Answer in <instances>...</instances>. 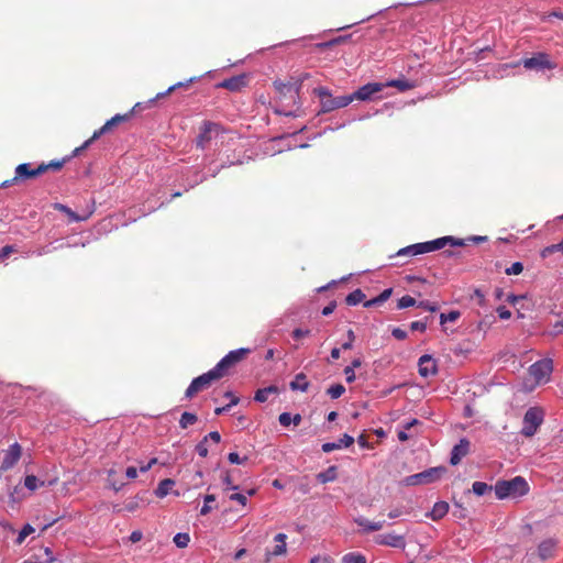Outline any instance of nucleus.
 I'll return each instance as SVG.
<instances>
[{"label": "nucleus", "mask_w": 563, "mask_h": 563, "mask_svg": "<svg viewBox=\"0 0 563 563\" xmlns=\"http://www.w3.org/2000/svg\"><path fill=\"white\" fill-rule=\"evenodd\" d=\"M494 489L498 499L519 498L528 494L529 485L523 477L516 476L509 481H498Z\"/></svg>", "instance_id": "obj_1"}, {"label": "nucleus", "mask_w": 563, "mask_h": 563, "mask_svg": "<svg viewBox=\"0 0 563 563\" xmlns=\"http://www.w3.org/2000/svg\"><path fill=\"white\" fill-rule=\"evenodd\" d=\"M313 92L320 100L321 113H328L336 109L345 108L352 102V98H350L349 95L334 97L325 87L314 88Z\"/></svg>", "instance_id": "obj_2"}, {"label": "nucleus", "mask_w": 563, "mask_h": 563, "mask_svg": "<svg viewBox=\"0 0 563 563\" xmlns=\"http://www.w3.org/2000/svg\"><path fill=\"white\" fill-rule=\"evenodd\" d=\"M445 473V467H430L423 472L409 475L402 479V484L406 486H417L423 484H430L438 481L442 474Z\"/></svg>", "instance_id": "obj_3"}, {"label": "nucleus", "mask_w": 563, "mask_h": 563, "mask_svg": "<svg viewBox=\"0 0 563 563\" xmlns=\"http://www.w3.org/2000/svg\"><path fill=\"white\" fill-rule=\"evenodd\" d=\"M544 412L541 408H529L523 416V427L521 429V434H523L527 438L534 435L539 427L542 424Z\"/></svg>", "instance_id": "obj_4"}, {"label": "nucleus", "mask_w": 563, "mask_h": 563, "mask_svg": "<svg viewBox=\"0 0 563 563\" xmlns=\"http://www.w3.org/2000/svg\"><path fill=\"white\" fill-rule=\"evenodd\" d=\"M552 372L553 361L549 357L540 360L529 367V374L537 385L547 384L550 380Z\"/></svg>", "instance_id": "obj_5"}, {"label": "nucleus", "mask_w": 563, "mask_h": 563, "mask_svg": "<svg viewBox=\"0 0 563 563\" xmlns=\"http://www.w3.org/2000/svg\"><path fill=\"white\" fill-rule=\"evenodd\" d=\"M221 378L214 368L192 379L185 391L186 398H191L198 391L208 388L213 380Z\"/></svg>", "instance_id": "obj_6"}, {"label": "nucleus", "mask_w": 563, "mask_h": 563, "mask_svg": "<svg viewBox=\"0 0 563 563\" xmlns=\"http://www.w3.org/2000/svg\"><path fill=\"white\" fill-rule=\"evenodd\" d=\"M129 117H130L129 114H123V115L115 114L114 117H112L99 130L95 131L92 136L89 140H87L81 146L75 148L74 156H77L80 152L88 148L90 146V144H92V142L98 140L102 134L110 131L114 125H117L123 121H126L129 119Z\"/></svg>", "instance_id": "obj_7"}, {"label": "nucleus", "mask_w": 563, "mask_h": 563, "mask_svg": "<svg viewBox=\"0 0 563 563\" xmlns=\"http://www.w3.org/2000/svg\"><path fill=\"white\" fill-rule=\"evenodd\" d=\"M518 65H522L527 69L534 70L553 69L556 67V65L549 59V55L545 53H538L532 57L525 58L516 63L514 66Z\"/></svg>", "instance_id": "obj_8"}, {"label": "nucleus", "mask_w": 563, "mask_h": 563, "mask_svg": "<svg viewBox=\"0 0 563 563\" xmlns=\"http://www.w3.org/2000/svg\"><path fill=\"white\" fill-rule=\"evenodd\" d=\"M385 88L382 82H368L360 87L355 92L349 95L353 100L368 101L373 99V96L380 92Z\"/></svg>", "instance_id": "obj_9"}, {"label": "nucleus", "mask_w": 563, "mask_h": 563, "mask_svg": "<svg viewBox=\"0 0 563 563\" xmlns=\"http://www.w3.org/2000/svg\"><path fill=\"white\" fill-rule=\"evenodd\" d=\"M22 454V448L18 442H14L3 452L0 470L8 471L12 468L20 460Z\"/></svg>", "instance_id": "obj_10"}, {"label": "nucleus", "mask_w": 563, "mask_h": 563, "mask_svg": "<svg viewBox=\"0 0 563 563\" xmlns=\"http://www.w3.org/2000/svg\"><path fill=\"white\" fill-rule=\"evenodd\" d=\"M220 133V125L213 122H205L197 137V146L205 148L207 143Z\"/></svg>", "instance_id": "obj_11"}, {"label": "nucleus", "mask_w": 563, "mask_h": 563, "mask_svg": "<svg viewBox=\"0 0 563 563\" xmlns=\"http://www.w3.org/2000/svg\"><path fill=\"white\" fill-rule=\"evenodd\" d=\"M375 542L380 545H387L401 550L406 548L405 538L395 533L379 534L375 538Z\"/></svg>", "instance_id": "obj_12"}, {"label": "nucleus", "mask_w": 563, "mask_h": 563, "mask_svg": "<svg viewBox=\"0 0 563 563\" xmlns=\"http://www.w3.org/2000/svg\"><path fill=\"white\" fill-rule=\"evenodd\" d=\"M442 241L443 240L435 239V240L428 241V242L411 244L410 246H411L412 255L416 256V255L441 250V249H443V243H441Z\"/></svg>", "instance_id": "obj_13"}, {"label": "nucleus", "mask_w": 563, "mask_h": 563, "mask_svg": "<svg viewBox=\"0 0 563 563\" xmlns=\"http://www.w3.org/2000/svg\"><path fill=\"white\" fill-rule=\"evenodd\" d=\"M470 450V441L466 439H461L457 444H455L451 452L450 463L452 465H457L461 460L468 453Z\"/></svg>", "instance_id": "obj_14"}, {"label": "nucleus", "mask_w": 563, "mask_h": 563, "mask_svg": "<svg viewBox=\"0 0 563 563\" xmlns=\"http://www.w3.org/2000/svg\"><path fill=\"white\" fill-rule=\"evenodd\" d=\"M195 80V78H190L186 84L183 82V81H179L177 84H174L172 85L166 91L164 92H159L156 95V97L152 100H150L148 102H145V103H142V102H137L133 109H132V112H137V111H141L143 109H146L148 108L150 106H152L154 103L155 100L159 99V98H163L165 96H167L168 93H170L172 91H174L175 89L177 88H180V87H184L190 82H192Z\"/></svg>", "instance_id": "obj_15"}, {"label": "nucleus", "mask_w": 563, "mask_h": 563, "mask_svg": "<svg viewBox=\"0 0 563 563\" xmlns=\"http://www.w3.org/2000/svg\"><path fill=\"white\" fill-rule=\"evenodd\" d=\"M419 374L422 377H428L437 373L435 362L431 355L424 354L420 356L419 362Z\"/></svg>", "instance_id": "obj_16"}, {"label": "nucleus", "mask_w": 563, "mask_h": 563, "mask_svg": "<svg viewBox=\"0 0 563 563\" xmlns=\"http://www.w3.org/2000/svg\"><path fill=\"white\" fill-rule=\"evenodd\" d=\"M43 173H45L44 167L37 166L36 168H31L30 164L23 163L15 168V178H33Z\"/></svg>", "instance_id": "obj_17"}, {"label": "nucleus", "mask_w": 563, "mask_h": 563, "mask_svg": "<svg viewBox=\"0 0 563 563\" xmlns=\"http://www.w3.org/2000/svg\"><path fill=\"white\" fill-rule=\"evenodd\" d=\"M354 443V438L349 434H343L336 442H327L322 444V451L324 453H330L334 450H340L342 448H349Z\"/></svg>", "instance_id": "obj_18"}, {"label": "nucleus", "mask_w": 563, "mask_h": 563, "mask_svg": "<svg viewBox=\"0 0 563 563\" xmlns=\"http://www.w3.org/2000/svg\"><path fill=\"white\" fill-rule=\"evenodd\" d=\"M556 542L552 539L542 541L538 547V555L541 560H547L553 556Z\"/></svg>", "instance_id": "obj_19"}, {"label": "nucleus", "mask_w": 563, "mask_h": 563, "mask_svg": "<svg viewBox=\"0 0 563 563\" xmlns=\"http://www.w3.org/2000/svg\"><path fill=\"white\" fill-rule=\"evenodd\" d=\"M246 85V77L244 75L231 77L223 80L220 87L225 88L230 91H238Z\"/></svg>", "instance_id": "obj_20"}, {"label": "nucleus", "mask_w": 563, "mask_h": 563, "mask_svg": "<svg viewBox=\"0 0 563 563\" xmlns=\"http://www.w3.org/2000/svg\"><path fill=\"white\" fill-rule=\"evenodd\" d=\"M355 523L363 528L364 532H373L378 531L384 528L385 521H369L364 517H358L355 519Z\"/></svg>", "instance_id": "obj_21"}, {"label": "nucleus", "mask_w": 563, "mask_h": 563, "mask_svg": "<svg viewBox=\"0 0 563 563\" xmlns=\"http://www.w3.org/2000/svg\"><path fill=\"white\" fill-rule=\"evenodd\" d=\"M448 511L449 504L446 501H438L434 504L431 511L427 514V517H430L432 520H440L448 514Z\"/></svg>", "instance_id": "obj_22"}, {"label": "nucleus", "mask_w": 563, "mask_h": 563, "mask_svg": "<svg viewBox=\"0 0 563 563\" xmlns=\"http://www.w3.org/2000/svg\"><path fill=\"white\" fill-rule=\"evenodd\" d=\"M278 387L275 385H271L265 388H260L255 393L254 400L257 402H265L268 399L269 395H276L278 394Z\"/></svg>", "instance_id": "obj_23"}, {"label": "nucleus", "mask_w": 563, "mask_h": 563, "mask_svg": "<svg viewBox=\"0 0 563 563\" xmlns=\"http://www.w3.org/2000/svg\"><path fill=\"white\" fill-rule=\"evenodd\" d=\"M289 387L291 390L307 391L309 382L303 373H299L295 376L294 380L290 382Z\"/></svg>", "instance_id": "obj_24"}, {"label": "nucleus", "mask_w": 563, "mask_h": 563, "mask_svg": "<svg viewBox=\"0 0 563 563\" xmlns=\"http://www.w3.org/2000/svg\"><path fill=\"white\" fill-rule=\"evenodd\" d=\"M54 208H55V210L62 211L65 214H67L69 217L70 221H74V222L85 221L92 213V211H90L87 216L81 217V216H78L76 212H74L70 208H68L67 206L62 205V203H55Z\"/></svg>", "instance_id": "obj_25"}, {"label": "nucleus", "mask_w": 563, "mask_h": 563, "mask_svg": "<svg viewBox=\"0 0 563 563\" xmlns=\"http://www.w3.org/2000/svg\"><path fill=\"white\" fill-rule=\"evenodd\" d=\"M385 87H394L399 91H407L415 87V84L407 79H391L384 84Z\"/></svg>", "instance_id": "obj_26"}, {"label": "nucleus", "mask_w": 563, "mask_h": 563, "mask_svg": "<svg viewBox=\"0 0 563 563\" xmlns=\"http://www.w3.org/2000/svg\"><path fill=\"white\" fill-rule=\"evenodd\" d=\"M391 292H393L391 288H387V289L383 290L377 297L365 301L364 307L371 308V307L378 306V305L385 302L386 300L389 299V297L391 296Z\"/></svg>", "instance_id": "obj_27"}, {"label": "nucleus", "mask_w": 563, "mask_h": 563, "mask_svg": "<svg viewBox=\"0 0 563 563\" xmlns=\"http://www.w3.org/2000/svg\"><path fill=\"white\" fill-rule=\"evenodd\" d=\"M175 485V482L170 478H166V479H163L157 488L155 489V495L158 497V498H164L165 496L168 495L169 490L172 489V487Z\"/></svg>", "instance_id": "obj_28"}, {"label": "nucleus", "mask_w": 563, "mask_h": 563, "mask_svg": "<svg viewBox=\"0 0 563 563\" xmlns=\"http://www.w3.org/2000/svg\"><path fill=\"white\" fill-rule=\"evenodd\" d=\"M276 545L272 552L273 555H282L286 553V540L287 536L285 533H278L274 538Z\"/></svg>", "instance_id": "obj_29"}, {"label": "nucleus", "mask_w": 563, "mask_h": 563, "mask_svg": "<svg viewBox=\"0 0 563 563\" xmlns=\"http://www.w3.org/2000/svg\"><path fill=\"white\" fill-rule=\"evenodd\" d=\"M364 298L365 294L361 289H355L346 296L345 302L349 306H356L362 302Z\"/></svg>", "instance_id": "obj_30"}, {"label": "nucleus", "mask_w": 563, "mask_h": 563, "mask_svg": "<svg viewBox=\"0 0 563 563\" xmlns=\"http://www.w3.org/2000/svg\"><path fill=\"white\" fill-rule=\"evenodd\" d=\"M235 363L233 362V360L230 357L229 354H227L223 358H221V361L213 367L216 369L217 373L220 374V376L222 377L224 375V372L231 367L232 365H234Z\"/></svg>", "instance_id": "obj_31"}, {"label": "nucleus", "mask_w": 563, "mask_h": 563, "mask_svg": "<svg viewBox=\"0 0 563 563\" xmlns=\"http://www.w3.org/2000/svg\"><path fill=\"white\" fill-rule=\"evenodd\" d=\"M342 563H366V558L361 553L350 552L343 555Z\"/></svg>", "instance_id": "obj_32"}, {"label": "nucleus", "mask_w": 563, "mask_h": 563, "mask_svg": "<svg viewBox=\"0 0 563 563\" xmlns=\"http://www.w3.org/2000/svg\"><path fill=\"white\" fill-rule=\"evenodd\" d=\"M335 477H336V470L334 466H331L325 472L318 474V481L323 484L334 481Z\"/></svg>", "instance_id": "obj_33"}, {"label": "nucleus", "mask_w": 563, "mask_h": 563, "mask_svg": "<svg viewBox=\"0 0 563 563\" xmlns=\"http://www.w3.org/2000/svg\"><path fill=\"white\" fill-rule=\"evenodd\" d=\"M197 421V416L191 412H184L179 420V426L183 429L188 428L189 426L194 424Z\"/></svg>", "instance_id": "obj_34"}, {"label": "nucleus", "mask_w": 563, "mask_h": 563, "mask_svg": "<svg viewBox=\"0 0 563 563\" xmlns=\"http://www.w3.org/2000/svg\"><path fill=\"white\" fill-rule=\"evenodd\" d=\"M345 391V387L341 384L332 385L328 388L327 393L332 399L340 398Z\"/></svg>", "instance_id": "obj_35"}, {"label": "nucleus", "mask_w": 563, "mask_h": 563, "mask_svg": "<svg viewBox=\"0 0 563 563\" xmlns=\"http://www.w3.org/2000/svg\"><path fill=\"white\" fill-rule=\"evenodd\" d=\"M490 489H492V486L487 485L484 482H474L473 486H472L473 493L477 496H483Z\"/></svg>", "instance_id": "obj_36"}, {"label": "nucleus", "mask_w": 563, "mask_h": 563, "mask_svg": "<svg viewBox=\"0 0 563 563\" xmlns=\"http://www.w3.org/2000/svg\"><path fill=\"white\" fill-rule=\"evenodd\" d=\"M24 485L30 490H35L37 487L43 486L44 482H40L35 475H27L24 479Z\"/></svg>", "instance_id": "obj_37"}, {"label": "nucleus", "mask_w": 563, "mask_h": 563, "mask_svg": "<svg viewBox=\"0 0 563 563\" xmlns=\"http://www.w3.org/2000/svg\"><path fill=\"white\" fill-rule=\"evenodd\" d=\"M438 240H444L441 242V243H443V247L448 244H450L451 246H464L465 245V241L463 239H456L453 236H443V238H439Z\"/></svg>", "instance_id": "obj_38"}, {"label": "nucleus", "mask_w": 563, "mask_h": 563, "mask_svg": "<svg viewBox=\"0 0 563 563\" xmlns=\"http://www.w3.org/2000/svg\"><path fill=\"white\" fill-rule=\"evenodd\" d=\"M460 318V312L456 310L450 311L449 313L440 314V322L444 324L446 322H454Z\"/></svg>", "instance_id": "obj_39"}, {"label": "nucleus", "mask_w": 563, "mask_h": 563, "mask_svg": "<svg viewBox=\"0 0 563 563\" xmlns=\"http://www.w3.org/2000/svg\"><path fill=\"white\" fill-rule=\"evenodd\" d=\"M190 541L188 533H177L174 537V542L178 548H186Z\"/></svg>", "instance_id": "obj_40"}, {"label": "nucleus", "mask_w": 563, "mask_h": 563, "mask_svg": "<svg viewBox=\"0 0 563 563\" xmlns=\"http://www.w3.org/2000/svg\"><path fill=\"white\" fill-rule=\"evenodd\" d=\"M416 305V299L412 298L411 296H402L399 300H398V303H397V308L398 309H405V308H409V307H412Z\"/></svg>", "instance_id": "obj_41"}, {"label": "nucleus", "mask_w": 563, "mask_h": 563, "mask_svg": "<svg viewBox=\"0 0 563 563\" xmlns=\"http://www.w3.org/2000/svg\"><path fill=\"white\" fill-rule=\"evenodd\" d=\"M250 352L249 349H238L230 351L228 354L233 360L234 363L240 362L247 353Z\"/></svg>", "instance_id": "obj_42"}, {"label": "nucleus", "mask_w": 563, "mask_h": 563, "mask_svg": "<svg viewBox=\"0 0 563 563\" xmlns=\"http://www.w3.org/2000/svg\"><path fill=\"white\" fill-rule=\"evenodd\" d=\"M34 532V528L31 525H25L21 531L19 532V536L16 538V543L21 544L27 536Z\"/></svg>", "instance_id": "obj_43"}, {"label": "nucleus", "mask_w": 563, "mask_h": 563, "mask_svg": "<svg viewBox=\"0 0 563 563\" xmlns=\"http://www.w3.org/2000/svg\"><path fill=\"white\" fill-rule=\"evenodd\" d=\"M213 501H216V496L214 495H206L205 496V505L200 509V515L201 516H206V515H208L211 511L212 507L209 504L213 503Z\"/></svg>", "instance_id": "obj_44"}, {"label": "nucleus", "mask_w": 563, "mask_h": 563, "mask_svg": "<svg viewBox=\"0 0 563 563\" xmlns=\"http://www.w3.org/2000/svg\"><path fill=\"white\" fill-rule=\"evenodd\" d=\"M142 501V498L140 496H135L128 500L125 504L124 509L129 512L135 511L140 507V503Z\"/></svg>", "instance_id": "obj_45"}, {"label": "nucleus", "mask_w": 563, "mask_h": 563, "mask_svg": "<svg viewBox=\"0 0 563 563\" xmlns=\"http://www.w3.org/2000/svg\"><path fill=\"white\" fill-rule=\"evenodd\" d=\"M239 401H240L239 397L232 396V400L227 406L216 408L214 413L217 416H220V415L227 412L232 406L238 405Z\"/></svg>", "instance_id": "obj_46"}, {"label": "nucleus", "mask_w": 563, "mask_h": 563, "mask_svg": "<svg viewBox=\"0 0 563 563\" xmlns=\"http://www.w3.org/2000/svg\"><path fill=\"white\" fill-rule=\"evenodd\" d=\"M66 159H62V161H52L49 162L48 164H41L40 166L41 167H44L45 168V172L48 170V169H53V170H58L60 169L64 164H65Z\"/></svg>", "instance_id": "obj_47"}, {"label": "nucleus", "mask_w": 563, "mask_h": 563, "mask_svg": "<svg viewBox=\"0 0 563 563\" xmlns=\"http://www.w3.org/2000/svg\"><path fill=\"white\" fill-rule=\"evenodd\" d=\"M523 271V265L520 262H515L510 267L506 268L507 275H519Z\"/></svg>", "instance_id": "obj_48"}, {"label": "nucleus", "mask_w": 563, "mask_h": 563, "mask_svg": "<svg viewBox=\"0 0 563 563\" xmlns=\"http://www.w3.org/2000/svg\"><path fill=\"white\" fill-rule=\"evenodd\" d=\"M196 451L197 453L201 456V457H206L208 455V448H207V441L201 440L197 445H196Z\"/></svg>", "instance_id": "obj_49"}, {"label": "nucleus", "mask_w": 563, "mask_h": 563, "mask_svg": "<svg viewBox=\"0 0 563 563\" xmlns=\"http://www.w3.org/2000/svg\"><path fill=\"white\" fill-rule=\"evenodd\" d=\"M354 340H355V334H354L353 330H351V329H350V330L347 331V339H346V342H344V343L342 344V347H343L344 350H350V349H352Z\"/></svg>", "instance_id": "obj_50"}, {"label": "nucleus", "mask_w": 563, "mask_h": 563, "mask_svg": "<svg viewBox=\"0 0 563 563\" xmlns=\"http://www.w3.org/2000/svg\"><path fill=\"white\" fill-rule=\"evenodd\" d=\"M278 421L283 427H289L291 424V415L289 412H283L279 415Z\"/></svg>", "instance_id": "obj_51"}, {"label": "nucleus", "mask_w": 563, "mask_h": 563, "mask_svg": "<svg viewBox=\"0 0 563 563\" xmlns=\"http://www.w3.org/2000/svg\"><path fill=\"white\" fill-rule=\"evenodd\" d=\"M230 499L241 504L242 506H245L246 503H247V497L245 495H243V494H240V493L232 494L230 496Z\"/></svg>", "instance_id": "obj_52"}, {"label": "nucleus", "mask_w": 563, "mask_h": 563, "mask_svg": "<svg viewBox=\"0 0 563 563\" xmlns=\"http://www.w3.org/2000/svg\"><path fill=\"white\" fill-rule=\"evenodd\" d=\"M554 252H560L559 243L544 247L543 251L541 252V256L547 257L548 255Z\"/></svg>", "instance_id": "obj_53"}, {"label": "nucleus", "mask_w": 563, "mask_h": 563, "mask_svg": "<svg viewBox=\"0 0 563 563\" xmlns=\"http://www.w3.org/2000/svg\"><path fill=\"white\" fill-rule=\"evenodd\" d=\"M228 460L232 464H242L246 460V457L241 459L236 452H231L228 455Z\"/></svg>", "instance_id": "obj_54"}, {"label": "nucleus", "mask_w": 563, "mask_h": 563, "mask_svg": "<svg viewBox=\"0 0 563 563\" xmlns=\"http://www.w3.org/2000/svg\"><path fill=\"white\" fill-rule=\"evenodd\" d=\"M410 329L412 331L423 332L427 329V323L423 321H413L410 323Z\"/></svg>", "instance_id": "obj_55"}, {"label": "nucleus", "mask_w": 563, "mask_h": 563, "mask_svg": "<svg viewBox=\"0 0 563 563\" xmlns=\"http://www.w3.org/2000/svg\"><path fill=\"white\" fill-rule=\"evenodd\" d=\"M497 313L503 320H507L511 317V312L504 306L497 308Z\"/></svg>", "instance_id": "obj_56"}, {"label": "nucleus", "mask_w": 563, "mask_h": 563, "mask_svg": "<svg viewBox=\"0 0 563 563\" xmlns=\"http://www.w3.org/2000/svg\"><path fill=\"white\" fill-rule=\"evenodd\" d=\"M203 439L205 441L211 440L214 443H219L221 441V435L218 431H211Z\"/></svg>", "instance_id": "obj_57"}, {"label": "nucleus", "mask_w": 563, "mask_h": 563, "mask_svg": "<svg viewBox=\"0 0 563 563\" xmlns=\"http://www.w3.org/2000/svg\"><path fill=\"white\" fill-rule=\"evenodd\" d=\"M391 334L397 340H405L407 338V332L400 328L393 329Z\"/></svg>", "instance_id": "obj_58"}, {"label": "nucleus", "mask_w": 563, "mask_h": 563, "mask_svg": "<svg viewBox=\"0 0 563 563\" xmlns=\"http://www.w3.org/2000/svg\"><path fill=\"white\" fill-rule=\"evenodd\" d=\"M344 375L347 383H353L355 380V373L352 367L346 366L344 368Z\"/></svg>", "instance_id": "obj_59"}, {"label": "nucleus", "mask_w": 563, "mask_h": 563, "mask_svg": "<svg viewBox=\"0 0 563 563\" xmlns=\"http://www.w3.org/2000/svg\"><path fill=\"white\" fill-rule=\"evenodd\" d=\"M142 538H143L142 531L135 530V531H132V533L130 534L129 539H130L131 542L135 543V542L141 541Z\"/></svg>", "instance_id": "obj_60"}, {"label": "nucleus", "mask_w": 563, "mask_h": 563, "mask_svg": "<svg viewBox=\"0 0 563 563\" xmlns=\"http://www.w3.org/2000/svg\"><path fill=\"white\" fill-rule=\"evenodd\" d=\"M274 85H275L276 89L280 92H284V90L290 91L292 89L291 85H287L284 82L275 81Z\"/></svg>", "instance_id": "obj_61"}, {"label": "nucleus", "mask_w": 563, "mask_h": 563, "mask_svg": "<svg viewBox=\"0 0 563 563\" xmlns=\"http://www.w3.org/2000/svg\"><path fill=\"white\" fill-rule=\"evenodd\" d=\"M125 475L129 479H134L137 476V468L134 466H130L125 471Z\"/></svg>", "instance_id": "obj_62"}, {"label": "nucleus", "mask_w": 563, "mask_h": 563, "mask_svg": "<svg viewBox=\"0 0 563 563\" xmlns=\"http://www.w3.org/2000/svg\"><path fill=\"white\" fill-rule=\"evenodd\" d=\"M310 563H331L329 556H314L310 560Z\"/></svg>", "instance_id": "obj_63"}, {"label": "nucleus", "mask_w": 563, "mask_h": 563, "mask_svg": "<svg viewBox=\"0 0 563 563\" xmlns=\"http://www.w3.org/2000/svg\"><path fill=\"white\" fill-rule=\"evenodd\" d=\"M553 335H559L561 333H563V321H558L555 322V324L553 325Z\"/></svg>", "instance_id": "obj_64"}]
</instances>
